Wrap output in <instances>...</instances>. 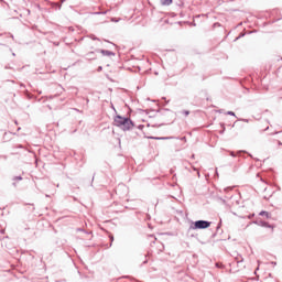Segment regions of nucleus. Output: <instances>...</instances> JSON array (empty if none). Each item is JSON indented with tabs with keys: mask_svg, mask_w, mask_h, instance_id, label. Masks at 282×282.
Segmentation results:
<instances>
[{
	"mask_svg": "<svg viewBox=\"0 0 282 282\" xmlns=\"http://www.w3.org/2000/svg\"><path fill=\"white\" fill-rule=\"evenodd\" d=\"M272 263V265H276V262H271Z\"/></svg>",
	"mask_w": 282,
	"mask_h": 282,
	"instance_id": "473e14b6",
	"label": "nucleus"
},
{
	"mask_svg": "<svg viewBox=\"0 0 282 282\" xmlns=\"http://www.w3.org/2000/svg\"><path fill=\"white\" fill-rule=\"evenodd\" d=\"M192 25H194V26H195V25H197V24H196L195 22H193V23H192Z\"/></svg>",
	"mask_w": 282,
	"mask_h": 282,
	"instance_id": "72a5a7b5",
	"label": "nucleus"
},
{
	"mask_svg": "<svg viewBox=\"0 0 282 282\" xmlns=\"http://www.w3.org/2000/svg\"><path fill=\"white\" fill-rule=\"evenodd\" d=\"M77 230H79V232H85L83 228H78Z\"/></svg>",
	"mask_w": 282,
	"mask_h": 282,
	"instance_id": "bb28decb",
	"label": "nucleus"
},
{
	"mask_svg": "<svg viewBox=\"0 0 282 282\" xmlns=\"http://www.w3.org/2000/svg\"><path fill=\"white\" fill-rule=\"evenodd\" d=\"M95 52L102 54V56H116V53L112 51L97 48Z\"/></svg>",
	"mask_w": 282,
	"mask_h": 282,
	"instance_id": "20e7f679",
	"label": "nucleus"
},
{
	"mask_svg": "<svg viewBox=\"0 0 282 282\" xmlns=\"http://www.w3.org/2000/svg\"><path fill=\"white\" fill-rule=\"evenodd\" d=\"M253 224H256V226H261V228H274L265 220H254Z\"/></svg>",
	"mask_w": 282,
	"mask_h": 282,
	"instance_id": "7ed1b4c3",
	"label": "nucleus"
},
{
	"mask_svg": "<svg viewBox=\"0 0 282 282\" xmlns=\"http://www.w3.org/2000/svg\"><path fill=\"white\" fill-rule=\"evenodd\" d=\"M138 129H140V131H142V129H144V124H140V126L138 127Z\"/></svg>",
	"mask_w": 282,
	"mask_h": 282,
	"instance_id": "412c9836",
	"label": "nucleus"
},
{
	"mask_svg": "<svg viewBox=\"0 0 282 282\" xmlns=\"http://www.w3.org/2000/svg\"><path fill=\"white\" fill-rule=\"evenodd\" d=\"M77 230H79V232H85L83 228H78Z\"/></svg>",
	"mask_w": 282,
	"mask_h": 282,
	"instance_id": "a878e982",
	"label": "nucleus"
},
{
	"mask_svg": "<svg viewBox=\"0 0 282 282\" xmlns=\"http://www.w3.org/2000/svg\"><path fill=\"white\" fill-rule=\"evenodd\" d=\"M224 191L225 193H228V191H232V187H226Z\"/></svg>",
	"mask_w": 282,
	"mask_h": 282,
	"instance_id": "6ab92c4d",
	"label": "nucleus"
},
{
	"mask_svg": "<svg viewBox=\"0 0 282 282\" xmlns=\"http://www.w3.org/2000/svg\"><path fill=\"white\" fill-rule=\"evenodd\" d=\"M221 24L219 23V22H216V23H214V28H216V26H220Z\"/></svg>",
	"mask_w": 282,
	"mask_h": 282,
	"instance_id": "aec40b11",
	"label": "nucleus"
},
{
	"mask_svg": "<svg viewBox=\"0 0 282 282\" xmlns=\"http://www.w3.org/2000/svg\"><path fill=\"white\" fill-rule=\"evenodd\" d=\"M13 182H21V180H23L22 176H14L13 178Z\"/></svg>",
	"mask_w": 282,
	"mask_h": 282,
	"instance_id": "9d476101",
	"label": "nucleus"
},
{
	"mask_svg": "<svg viewBox=\"0 0 282 282\" xmlns=\"http://www.w3.org/2000/svg\"><path fill=\"white\" fill-rule=\"evenodd\" d=\"M17 148H18V149H23V145L19 144Z\"/></svg>",
	"mask_w": 282,
	"mask_h": 282,
	"instance_id": "cd10ccee",
	"label": "nucleus"
},
{
	"mask_svg": "<svg viewBox=\"0 0 282 282\" xmlns=\"http://www.w3.org/2000/svg\"><path fill=\"white\" fill-rule=\"evenodd\" d=\"M86 61H96V52L91 51L86 54Z\"/></svg>",
	"mask_w": 282,
	"mask_h": 282,
	"instance_id": "39448f33",
	"label": "nucleus"
},
{
	"mask_svg": "<svg viewBox=\"0 0 282 282\" xmlns=\"http://www.w3.org/2000/svg\"><path fill=\"white\" fill-rule=\"evenodd\" d=\"M161 3L163 6H171V3H173V0H161Z\"/></svg>",
	"mask_w": 282,
	"mask_h": 282,
	"instance_id": "6e6552de",
	"label": "nucleus"
},
{
	"mask_svg": "<svg viewBox=\"0 0 282 282\" xmlns=\"http://www.w3.org/2000/svg\"><path fill=\"white\" fill-rule=\"evenodd\" d=\"M212 221L208 220H196L192 223L189 226V230H206V228H210Z\"/></svg>",
	"mask_w": 282,
	"mask_h": 282,
	"instance_id": "f03ea898",
	"label": "nucleus"
},
{
	"mask_svg": "<svg viewBox=\"0 0 282 282\" xmlns=\"http://www.w3.org/2000/svg\"><path fill=\"white\" fill-rule=\"evenodd\" d=\"M109 239H110L109 248H111V246H113V235H109Z\"/></svg>",
	"mask_w": 282,
	"mask_h": 282,
	"instance_id": "9b49d317",
	"label": "nucleus"
},
{
	"mask_svg": "<svg viewBox=\"0 0 282 282\" xmlns=\"http://www.w3.org/2000/svg\"><path fill=\"white\" fill-rule=\"evenodd\" d=\"M93 14H107V11H102V12H94Z\"/></svg>",
	"mask_w": 282,
	"mask_h": 282,
	"instance_id": "dca6fc26",
	"label": "nucleus"
},
{
	"mask_svg": "<svg viewBox=\"0 0 282 282\" xmlns=\"http://www.w3.org/2000/svg\"><path fill=\"white\" fill-rule=\"evenodd\" d=\"M113 124L122 131H131V129L135 127V123L133 122V120H131V118L122 117L120 115L115 116Z\"/></svg>",
	"mask_w": 282,
	"mask_h": 282,
	"instance_id": "f257e3e1",
	"label": "nucleus"
},
{
	"mask_svg": "<svg viewBox=\"0 0 282 282\" xmlns=\"http://www.w3.org/2000/svg\"><path fill=\"white\" fill-rule=\"evenodd\" d=\"M20 87H21V88H25V85H23V84H20Z\"/></svg>",
	"mask_w": 282,
	"mask_h": 282,
	"instance_id": "c85d7f7f",
	"label": "nucleus"
},
{
	"mask_svg": "<svg viewBox=\"0 0 282 282\" xmlns=\"http://www.w3.org/2000/svg\"><path fill=\"white\" fill-rule=\"evenodd\" d=\"M231 158H237L234 151L230 152Z\"/></svg>",
	"mask_w": 282,
	"mask_h": 282,
	"instance_id": "4be33fe9",
	"label": "nucleus"
},
{
	"mask_svg": "<svg viewBox=\"0 0 282 282\" xmlns=\"http://www.w3.org/2000/svg\"><path fill=\"white\" fill-rule=\"evenodd\" d=\"M150 239H154V240L151 241V243H155L156 238L153 237V235L150 236Z\"/></svg>",
	"mask_w": 282,
	"mask_h": 282,
	"instance_id": "f3484780",
	"label": "nucleus"
},
{
	"mask_svg": "<svg viewBox=\"0 0 282 282\" xmlns=\"http://www.w3.org/2000/svg\"><path fill=\"white\" fill-rule=\"evenodd\" d=\"M261 217H265L267 219H270V217H272V215L265 210L260 212L259 214Z\"/></svg>",
	"mask_w": 282,
	"mask_h": 282,
	"instance_id": "0eeeda50",
	"label": "nucleus"
},
{
	"mask_svg": "<svg viewBox=\"0 0 282 282\" xmlns=\"http://www.w3.org/2000/svg\"><path fill=\"white\" fill-rule=\"evenodd\" d=\"M268 129H270V127H267L264 130H262V131H268Z\"/></svg>",
	"mask_w": 282,
	"mask_h": 282,
	"instance_id": "7c9ffc66",
	"label": "nucleus"
},
{
	"mask_svg": "<svg viewBox=\"0 0 282 282\" xmlns=\"http://www.w3.org/2000/svg\"><path fill=\"white\" fill-rule=\"evenodd\" d=\"M279 132H273V133H271V135H276Z\"/></svg>",
	"mask_w": 282,
	"mask_h": 282,
	"instance_id": "c756f323",
	"label": "nucleus"
},
{
	"mask_svg": "<svg viewBox=\"0 0 282 282\" xmlns=\"http://www.w3.org/2000/svg\"><path fill=\"white\" fill-rule=\"evenodd\" d=\"M147 263H149V260H144L143 262H142V265H147Z\"/></svg>",
	"mask_w": 282,
	"mask_h": 282,
	"instance_id": "b1692460",
	"label": "nucleus"
},
{
	"mask_svg": "<svg viewBox=\"0 0 282 282\" xmlns=\"http://www.w3.org/2000/svg\"><path fill=\"white\" fill-rule=\"evenodd\" d=\"M167 111H171V109H162V110H158V113H161L162 116H164Z\"/></svg>",
	"mask_w": 282,
	"mask_h": 282,
	"instance_id": "1a4fd4ad",
	"label": "nucleus"
},
{
	"mask_svg": "<svg viewBox=\"0 0 282 282\" xmlns=\"http://www.w3.org/2000/svg\"><path fill=\"white\" fill-rule=\"evenodd\" d=\"M242 36H246L245 33H240L238 37L235 39V41H239V39H242Z\"/></svg>",
	"mask_w": 282,
	"mask_h": 282,
	"instance_id": "4468645a",
	"label": "nucleus"
},
{
	"mask_svg": "<svg viewBox=\"0 0 282 282\" xmlns=\"http://www.w3.org/2000/svg\"><path fill=\"white\" fill-rule=\"evenodd\" d=\"M18 131H21V128H18Z\"/></svg>",
	"mask_w": 282,
	"mask_h": 282,
	"instance_id": "4c0bfd02",
	"label": "nucleus"
},
{
	"mask_svg": "<svg viewBox=\"0 0 282 282\" xmlns=\"http://www.w3.org/2000/svg\"><path fill=\"white\" fill-rule=\"evenodd\" d=\"M227 116H234L235 118H237V115H235L234 111H227Z\"/></svg>",
	"mask_w": 282,
	"mask_h": 282,
	"instance_id": "2eb2a0df",
	"label": "nucleus"
},
{
	"mask_svg": "<svg viewBox=\"0 0 282 282\" xmlns=\"http://www.w3.org/2000/svg\"><path fill=\"white\" fill-rule=\"evenodd\" d=\"M13 186H17V183H13Z\"/></svg>",
	"mask_w": 282,
	"mask_h": 282,
	"instance_id": "58836bf2",
	"label": "nucleus"
},
{
	"mask_svg": "<svg viewBox=\"0 0 282 282\" xmlns=\"http://www.w3.org/2000/svg\"><path fill=\"white\" fill-rule=\"evenodd\" d=\"M220 133H224V130Z\"/></svg>",
	"mask_w": 282,
	"mask_h": 282,
	"instance_id": "ea45409f",
	"label": "nucleus"
},
{
	"mask_svg": "<svg viewBox=\"0 0 282 282\" xmlns=\"http://www.w3.org/2000/svg\"><path fill=\"white\" fill-rule=\"evenodd\" d=\"M97 72H102V66H98Z\"/></svg>",
	"mask_w": 282,
	"mask_h": 282,
	"instance_id": "393cba45",
	"label": "nucleus"
},
{
	"mask_svg": "<svg viewBox=\"0 0 282 282\" xmlns=\"http://www.w3.org/2000/svg\"><path fill=\"white\" fill-rule=\"evenodd\" d=\"M90 39H91V41H100V39L97 37L96 35H90Z\"/></svg>",
	"mask_w": 282,
	"mask_h": 282,
	"instance_id": "f8f14e48",
	"label": "nucleus"
},
{
	"mask_svg": "<svg viewBox=\"0 0 282 282\" xmlns=\"http://www.w3.org/2000/svg\"><path fill=\"white\" fill-rule=\"evenodd\" d=\"M182 113H183V116H191V111H188V110H183Z\"/></svg>",
	"mask_w": 282,
	"mask_h": 282,
	"instance_id": "ddd939ff",
	"label": "nucleus"
},
{
	"mask_svg": "<svg viewBox=\"0 0 282 282\" xmlns=\"http://www.w3.org/2000/svg\"><path fill=\"white\" fill-rule=\"evenodd\" d=\"M86 102H89V99H86Z\"/></svg>",
	"mask_w": 282,
	"mask_h": 282,
	"instance_id": "e433bc0d",
	"label": "nucleus"
},
{
	"mask_svg": "<svg viewBox=\"0 0 282 282\" xmlns=\"http://www.w3.org/2000/svg\"><path fill=\"white\" fill-rule=\"evenodd\" d=\"M219 228H221V223L217 225L216 230H219Z\"/></svg>",
	"mask_w": 282,
	"mask_h": 282,
	"instance_id": "5701e85b",
	"label": "nucleus"
},
{
	"mask_svg": "<svg viewBox=\"0 0 282 282\" xmlns=\"http://www.w3.org/2000/svg\"><path fill=\"white\" fill-rule=\"evenodd\" d=\"M192 160H195V154H192Z\"/></svg>",
	"mask_w": 282,
	"mask_h": 282,
	"instance_id": "2f4dec72",
	"label": "nucleus"
},
{
	"mask_svg": "<svg viewBox=\"0 0 282 282\" xmlns=\"http://www.w3.org/2000/svg\"><path fill=\"white\" fill-rule=\"evenodd\" d=\"M14 123H15V124H19V122H18V121H14Z\"/></svg>",
	"mask_w": 282,
	"mask_h": 282,
	"instance_id": "c9c22d12",
	"label": "nucleus"
},
{
	"mask_svg": "<svg viewBox=\"0 0 282 282\" xmlns=\"http://www.w3.org/2000/svg\"><path fill=\"white\" fill-rule=\"evenodd\" d=\"M241 122H250V119H239Z\"/></svg>",
	"mask_w": 282,
	"mask_h": 282,
	"instance_id": "a211bd4d",
	"label": "nucleus"
},
{
	"mask_svg": "<svg viewBox=\"0 0 282 282\" xmlns=\"http://www.w3.org/2000/svg\"><path fill=\"white\" fill-rule=\"evenodd\" d=\"M10 36H11L12 39H14V35H13V34H10Z\"/></svg>",
	"mask_w": 282,
	"mask_h": 282,
	"instance_id": "f704fd0d",
	"label": "nucleus"
},
{
	"mask_svg": "<svg viewBox=\"0 0 282 282\" xmlns=\"http://www.w3.org/2000/svg\"><path fill=\"white\" fill-rule=\"evenodd\" d=\"M150 140H173V137H150Z\"/></svg>",
	"mask_w": 282,
	"mask_h": 282,
	"instance_id": "423d86ee",
	"label": "nucleus"
}]
</instances>
